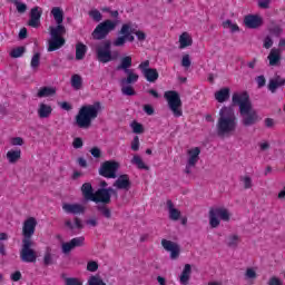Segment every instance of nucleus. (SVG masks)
<instances>
[{"label":"nucleus","instance_id":"60","mask_svg":"<svg viewBox=\"0 0 285 285\" xmlns=\"http://www.w3.org/2000/svg\"><path fill=\"white\" fill-rule=\"evenodd\" d=\"M11 146H23V138L21 137L11 138Z\"/></svg>","mask_w":285,"mask_h":285},{"label":"nucleus","instance_id":"49","mask_svg":"<svg viewBox=\"0 0 285 285\" xmlns=\"http://www.w3.org/2000/svg\"><path fill=\"white\" fill-rule=\"evenodd\" d=\"M66 285H83V282L77 277H68L65 279Z\"/></svg>","mask_w":285,"mask_h":285},{"label":"nucleus","instance_id":"35","mask_svg":"<svg viewBox=\"0 0 285 285\" xmlns=\"http://www.w3.org/2000/svg\"><path fill=\"white\" fill-rule=\"evenodd\" d=\"M97 210L98 213H100L102 217H105V219L112 218V210H110V208L108 207V204L98 205Z\"/></svg>","mask_w":285,"mask_h":285},{"label":"nucleus","instance_id":"54","mask_svg":"<svg viewBox=\"0 0 285 285\" xmlns=\"http://www.w3.org/2000/svg\"><path fill=\"white\" fill-rule=\"evenodd\" d=\"M139 136H135L132 141H131V150H134V153H137L139 150Z\"/></svg>","mask_w":285,"mask_h":285},{"label":"nucleus","instance_id":"27","mask_svg":"<svg viewBox=\"0 0 285 285\" xmlns=\"http://www.w3.org/2000/svg\"><path fill=\"white\" fill-rule=\"evenodd\" d=\"M132 68V57L131 56H125L120 59V63L116 67V70H122L124 72H127Z\"/></svg>","mask_w":285,"mask_h":285},{"label":"nucleus","instance_id":"62","mask_svg":"<svg viewBox=\"0 0 285 285\" xmlns=\"http://www.w3.org/2000/svg\"><path fill=\"white\" fill-rule=\"evenodd\" d=\"M282 279L277 278V276H273L268 281V285H283Z\"/></svg>","mask_w":285,"mask_h":285},{"label":"nucleus","instance_id":"25","mask_svg":"<svg viewBox=\"0 0 285 285\" xmlns=\"http://www.w3.org/2000/svg\"><path fill=\"white\" fill-rule=\"evenodd\" d=\"M166 205L169 213V219L171 222H179V218L181 217V212L175 208V204L170 199L167 200Z\"/></svg>","mask_w":285,"mask_h":285},{"label":"nucleus","instance_id":"45","mask_svg":"<svg viewBox=\"0 0 285 285\" xmlns=\"http://www.w3.org/2000/svg\"><path fill=\"white\" fill-rule=\"evenodd\" d=\"M70 242L73 248H81V246L86 245V237L83 236L75 237Z\"/></svg>","mask_w":285,"mask_h":285},{"label":"nucleus","instance_id":"6","mask_svg":"<svg viewBox=\"0 0 285 285\" xmlns=\"http://www.w3.org/2000/svg\"><path fill=\"white\" fill-rule=\"evenodd\" d=\"M63 35H66L65 26L50 27L51 38L48 41V52H55L66 46V38H63Z\"/></svg>","mask_w":285,"mask_h":285},{"label":"nucleus","instance_id":"51","mask_svg":"<svg viewBox=\"0 0 285 285\" xmlns=\"http://www.w3.org/2000/svg\"><path fill=\"white\" fill-rule=\"evenodd\" d=\"M61 248H62V253H63L65 255H68V253H71L75 247L72 246L71 240H69V242H67V243H63L62 246H61Z\"/></svg>","mask_w":285,"mask_h":285},{"label":"nucleus","instance_id":"58","mask_svg":"<svg viewBox=\"0 0 285 285\" xmlns=\"http://www.w3.org/2000/svg\"><path fill=\"white\" fill-rule=\"evenodd\" d=\"M258 8L268 10V8H271V0H258Z\"/></svg>","mask_w":285,"mask_h":285},{"label":"nucleus","instance_id":"30","mask_svg":"<svg viewBox=\"0 0 285 285\" xmlns=\"http://www.w3.org/2000/svg\"><path fill=\"white\" fill-rule=\"evenodd\" d=\"M70 83L73 90H81L83 88V78L79 73H73Z\"/></svg>","mask_w":285,"mask_h":285},{"label":"nucleus","instance_id":"1","mask_svg":"<svg viewBox=\"0 0 285 285\" xmlns=\"http://www.w3.org/2000/svg\"><path fill=\"white\" fill-rule=\"evenodd\" d=\"M232 102L234 106H238L239 108L243 126L248 128V126H255V124H257L259 116L257 115V111L253 109V104L250 102V96L248 92L244 91L240 94H233Z\"/></svg>","mask_w":285,"mask_h":285},{"label":"nucleus","instance_id":"61","mask_svg":"<svg viewBox=\"0 0 285 285\" xmlns=\"http://www.w3.org/2000/svg\"><path fill=\"white\" fill-rule=\"evenodd\" d=\"M90 153L96 159H99L101 157V149H99V147L91 148Z\"/></svg>","mask_w":285,"mask_h":285},{"label":"nucleus","instance_id":"13","mask_svg":"<svg viewBox=\"0 0 285 285\" xmlns=\"http://www.w3.org/2000/svg\"><path fill=\"white\" fill-rule=\"evenodd\" d=\"M138 70H140L142 77H145L148 83H156L159 79V71L156 68H150V60H145L138 65Z\"/></svg>","mask_w":285,"mask_h":285},{"label":"nucleus","instance_id":"7","mask_svg":"<svg viewBox=\"0 0 285 285\" xmlns=\"http://www.w3.org/2000/svg\"><path fill=\"white\" fill-rule=\"evenodd\" d=\"M164 97L174 117H181L184 115V110L181 109L183 102L179 92H177L176 90H168L165 91Z\"/></svg>","mask_w":285,"mask_h":285},{"label":"nucleus","instance_id":"36","mask_svg":"<svg viewBox=\"0 0 285 285\" xmlns=\"http://www.w3.org/2000/svg\"><path fill=\"white\" fill-rule=\"evenodd\" d=\"M7 159L9 164H17V161L21 159V149L9 150L7 153Z\"/></svg>","mask_w":285,"mask_h":285},{"label":"nucleus","instance_id":"23","mask_svg":"<svg viewBox=\"0 0 285 285\" xmlns=\"http://www.w3.org/2000/svg\"><path fill=\"white\" fill-rule=\"evenodd\" d=\"M187 164H189V166H197V163L199 161V155H202V149H199V147L191 148L187 151Z\"/></svg>","mask_w":285,"mask_h":285},{"label":"nucleus","instance_id":"48","mask_svg":"<svg viewBox=\"0 0 285 285\" xmlns=\"http://www.w3.org/2000/svg\"><path fill=\"white\" fill-rule=\"evenodd\" d=\"M43 264H45V266H51V264H52V253H50V248H47V250L45 253Z\"/></svg>","mask_w":285,"mask_h":285},{"label":"nucleus","instance_id":"50","mask_svg":"<svg viewBox=\"0 0 285 285\" xmlns=\"http://www.w3.org/2000/svg\"><path fill=\"white\" fill-rule=\"evenodd\" d=\"M245 190L253 188V179L249 176L242 177Z\"/></svg>","mask_w":285,"mask_h":285},{"label":"nucleus","instance_id":"38","mask_svg":"<svg viewBox=\"0 0 285 285\" xmlns=\"http://www.w3.org/2000/svg\"><path fill=\"white\" fill-rule=\"evenodd\" d=\"M246 282H255V279H257V272L255 271V268L253 267H248L246 271H245V275H244Z\"/></svg>","mask_w":285,"mask_h":285},{"label":"nucleus","instance_id":"19","mask_svg":"<svg viewBox=\"0 0 285 285\" xmlns=\"http://www.w3.org/2000/svg\"><path fill=\"white\" fill-rule=\"evenodd\" d=\"M269 66L277 67L282 63V49L272 48L267 57Z\"/></svg>","mask_w":285,"mask_h":285},{"label":"nucleus","instance_id":"28","mask_svg":"<svg viewBox=\"0 0 285 285\" xmlns=\"http://www.w3.org/2000/svg\"><path fill=\"white\" fill-rule=\"evenodd\" d=\"M52 115V106L41 102L38 108V117L40 119H48Z\"/></svg>","mask_w":285,"mask_h":285},{"label":"nucleus","instance_id":"21","mask_svg":"<svg viewBox=\"0 0 285 285\" xmlns=\"http://www.w3.org/2000/svg\"><path fill=\"white\" fill-rule=\"evenodd\" d=\"M125 75L127 77L120 80L121 86H130L139 81V75H137L134 69H129L128 71H125Z\"/></svg>","mask_w":285,"mask_h":285},{"label":"nucleus","instance_id":"46","mask_svg":"<svg viewBox=\"0 0 285 285\" xmlns=\"http://www.w3.org/2000/svg\"><path fill=\"white\" fill-rule=\"evenodd\" d=\"M89 17L96 21L97 23H99V21H101V19H104V16L100 13L99 10L97 9H92L89 11Z\"/></svg>","mask_w":285,"mask_h":285},{"label":"nucleus","instance_id":"55","mask_svg":"<svg viewBox=\"0 0 285 285\" xmlns=\"http://www.w3.org/2000/svg\"><path fill=\"white\" fill-rule=\"evenodd\" d=\"M72 146L76 149L83 148V139H81L80 137L75 138L72 141Z\"/></svg>","mask_w":285,"mask_h":285},{"label":"nucleus","instance_id":"3","mask_svg":"<svg viewBox=\"0 0 285 285\" xmlns=\"http://www.w3.org/2000/svg\"><path fill=\"white\" fill-rule=\"evenodd\" d=\"M80 190L86 202H94L95 204H110L112 195L117 193L112 187L99 188L95 191L90 183H83Z\"/></svg>","mask_w":285,"mask_h":285},{"label":"nucleus","instance_id":"53","mask_svg":"<svg viewBox=\"0 0 285 285\" xmlns=\"http://www.w3.org/2000/svg\"><path fill=\"white\" fill-rule=\"evenodd\" d=\"M191 63H193V62L190 61V56H189V55H184V56H183V59H181V66H183V68L188 69V68H190Z\"/></svg>","mask_w":285,"mask_h":285},{"label":"nucleus","instance_id":"32","mask_svg":"<svg viewBox=\"0 0 285 285\" xmlns=\"http://www.w3.org/2000/svg\"><path fill=\"white\" fill-rule=\"evenodd\" d=\"M179 43L180 50H184V48L193 46V38H190V35H188V32H184L179 36Z\"/></svg>","mask_w":285,"mask_h":285},{"label":"nucleus","instance_id":"15","mask_svg":"<svg viewBox=\"0 0 285 285\" xmlns=\"http://www.w3.org/2000/svg\"><path fill=\"white\" fill-rule=\"evenodd\" d=\"M42 14L43 10L41 9V7H33L29 13L30 18L28 21V26H30V28H39V26H41Z\"/></svg>","mask_w":285,"mask_h":285},{"label":"nucleus","instance_id":"2","mask_svg":"<svg viewBox=\"0 0 285 285\" xmlns=\"http://www.w3.org/2000/svg\"><path fill=\"white\" fill-rule=\"evenodd\" d=\"M237 130V116L230 107H222L216 122L217 137H230Z\"/></svg>","mask_w":285,"mask_h":285},{"label":"nucleus","instance_id":"42","mask_svg":"<svg viewBox=\"0 0 285 285\" xmlns=\"http://www.w3.org/2000/svg\"><path fill=\"white\" fill-rule=\"evenodd\" d=\"M121 92L127 97H135V95H137L135 88H132L130 85H121Z\"/></svg>","mask_w":285,"mask_h":285},{"label":"nucleus","instance_id":"17","mask_svg":"<svg viewBox=\"0 0 285 285\" xmlns=\"http://www.w3.org/2000/svg\"><path fill=\"white\" fill-rule=\"evenodd\" d=\"M161 246L165 250L170 253V259H178L179 258V253H180V247L177 245V243H174L168 239H163L161 240Z\"/></svg>","mask_w":285,"mask_h":285},{"label":"nucleus","instance_id":"9","mask_svg":"<svg viewBox=\"0 0 285 285\" xmlns=\"http://www.w3.org/2000/svg\"><path fill=\"white\" fill-rule=\"evenodd\" d=\"M230 222V213L226 207H214L209 210V226L217 228L222 222Z\"/></svg>","mask_w":285,"mask_h":285},{"label":"nucleus","instance_id":"18","mask_svg":"<svg viewBox=\"0 0 285 285\" xmlns=\"http://www.w3.org/2000/svg\"><path fill=\"white\" fill-rule=\"evenodd\" d=\"M62 210L67 213V215H81L86 212V208L82 207L81 204H62Z\"/></svg>","mask_w":285,"mask_h":285},{"label":"nucleus","instance_id":"34","mask_svg":"<svg viewBox=\"0 0 285 285\" xmlns=\"http://www.w3.org/2000/svg\"><path fill=\"white\" fill-rule=\"evenodd\" d=\"M86 52H88V47L81 42L76 45V59L77 61H81L83 57H86Z\"/></svg>","mask_w":285,"mask_h":285},{"label":"nucleus","instance_id":"4","mask_svg":"<svg viewBox=\"0 0 285 285\" xmlns=\"http://www.w3.org/2000/svg\"><path fill=\"white\" fill-rule=\"evenodd\" d=\"M99 110H101V102L99 101L82 106L76 116V125L78 128H90L92 120L99 117Z\"/></svg>","mask_w":285,"mask_h":285},{"label":"nucleus","instance_id":"43","mask_svg":"<svg viewBox=\"0 0 285 285\" xmlns=\"http://www.w3.org/2000/svg\"><path fill=\"white\" fill-rule=\"evenodd\" d=\"M130 128L132 129V132L135 135H141L144 134V125H141L140 122L134 120L131 124H130Z\"/></svg>","mask_w":285,"mask_h":285},{"label":"nucleus","instance_id":"14","mask_svg":"<svg viewBox=\"0 0 285 285\" xmlns=\"http://www.w3.org/2000/svg\"><path fill=\"white\" fill-rule=\"evenodd\" d=\"M35 230H37V219L35 217H30L24 220L22 225V242H32Z\"/></svg>","mask_w":285,"mask_h":285},{"label":"nucleus","instance_id":"37","mask_svg":"<svg viewBox=\"0 0 285 285\" xmlns=\"http://www.w3.org/2000/svg\"><path fill=\"white\" fill-rule=\"evenodd\" d=\"M239 242H242L239 235L234 234L227 237L226 244L229 248H237V246H239Z\"/></svg>","mask_w":285,"mask_h":285},{"label":"nucleus","instance_id":"64","mask_svg":"<svg viewBox=\"0 0 285 285\" xmlns=\"http://www.w3.org/2000/svg\"><path fill=\"white\" fill-rule=\"evenodd\" d=\"M21 279V272L16 271L14 273L11 274V281L12 282H19Z\"/></svg>","mask_w":285,"mask_h":285},{"label":"nucleus","instance_id":"26","mask_svg":"<svg viewBox=\"0 0 285 285\" xmlns=\"http://www.w3.org/2000/svg\"><path fill=\"white\" fill-rule=\"evenodd\" d=\"M191 273H193V267L190 266V264H186L179 276L180 285H188V283L190 282Z\"/></svg>","mask_w":285,"mask_h":285},{"label":"nucleus","instance_id":"11","mask_svg":"<svg viewBox=\"0 0 285 285\" xmlns=\"http://www.w3.org/2000/svg\"><path fill=\"white\" fill-rule=\"evenodd\" d=\"M35 242L32 240H22V245L20 248V259L24 264H35L37 262V252L35 248Z\"/></svg>","mask_w":285,"mask_h":285},{"label":"nucleus","instance_id":"39","mask_svg":"<svg viewBox=\"0 0 285 285\" xmlns=\"http://www.w3.org/2000/svg\"><path fill=\"white\" fill-rule=\"evenodd\" d=\"M39 66H41V53L36 52L31 58L30 67L32 70H38Z\"/></svg>","mask_w":285,"mask_h":285},{"label":"nucleus","instance_id":"8","mask_svg":"<svg viewBox=\"0 0 285 285\" xmlns=\"http://www.w3.org/2000/svg\"><path fill=\"white\" fill-rule=\"evenodd\" d=\"M117 29V21L115 20H104L100 22L96 28L94 29L91 37L95 39V41H104L110 32L115 31Z\"/></svg>","mask_w":285,"mask_h":285},{"label":"nucleus","instance_id":"41","mask_svg":"<svg viewBox=\"0 0 285 285\" xmlns=\"http://www.w3.org/2000/svg\"><path fill=\"white\" fill-rule=\"evenodd\" d=\"M26 53V47H18L10 51V57L12 59H19V57H23Z\"/></svg>","mask_w":285,"mask_h":285},{"label":"nucleus","instance_id":"33","mask_svg":"<svg viewBox=\"0 0 285 285\" xmlns=\"http://www.w3.org/2000/svg\"><path fill=\"white\" fill-rule=\"evenodd\" d=\"M131 164L134 166H137L139 170H150V167H148L146 163H144V159H141V156L139 155H134Z\"/></svg>","mask_w":285,"mask_h":285},{"label":"nucleus","instance_id":"12","mask_svg":"<svg viewBox=\"0 0 285 285\" xmlns=\"http://www.w3.org/2000/svg\"><path fill=\"white\" fill-rule=\"evenodd\" d=\"M119 166L117 160H106L100 165L98 173L100 177H105L106 179H117Z\"/></svg>","mask_w":285,"mask_h":285},{"label":"nucleus","instance_id":"22","mask_svg":"<svg viewBox=\"0 0 285 285\" xmlns=\"http://www.w3.org/2000/svg\"><path fill=\"white\" fill-rule=\"evenodd\" d=\"M284 86H285V78H282V76L276 75L268 82V91L269 92H277V88H282Z\"/></svg>","mask_w":285,"mask_h":285},{"label":"nucleus","instance_id":"31","mask_svg":"<svg viewBox=\"0 0 285 285\" xmlns=\"http://www.w3.org/2000/svg\"><path fill=\"white\" fill-rule=\"evenodd\" d=\"M51 14L57 23V26H63V9L59 7H53L51 9Z\"/></svg>","mask_w":285,"mask_h":285},{"label":"nucleus","instance_id":"44","mask_svg":"<svg viewBox=\"0 0 285 285\" xmlns=\"http://www.w3.org/2000/svg\"><path fill=\"white\" fill-rule=\"evenodd\" d=\"M88 285H106V282L99 275H91L88 279Z\"/></svg>","mask_w":285,"mask_h":285},{"label":"nucleus","instance_id":"63","mask_svg":"<svg viewBox=\"0 0 285 285\" xmlns=\"http://www.w3.org/2000/svg\"><path fill=\"white\" fill-rule=\"evenodd\" d=\"M134 35H136L138 41H146V32L138 30L134 31Z\"/></svg>","mask_w":285,"mask_h":285},{"label":"nucleus","instance_id":"29","mask_svg":"<svg viewBox=\"0 0 285 285\" xmlns=\"http://www.w3.org/2000/svg\"><path fill=\"white\" fill-rule=\"evenodd\" d=\"M57 95V88L55 87H41L38 90L37 97L39 99H43V97H55Z\"/></svg>","mask_w":285,"mask_h":285},{"label":"nucleus","instance_id":"16","mask_svg":"<svg viewBox=\"0 0 285 285\" xmlns=\"http://www.w3.org/2000/svg\"><path fill=\"white\" fill-rule=\"evenodd\" d=\"M263 23H264V19H262L261 16L247 14L244 17V26L249 30H257V28H261Z\"/></svg>","mask_w":285,"mask_h":285},{"label":"nucleus","instance_id":"56","mask_svg":"<svg viewBox=\"0 0 285 285\" xmlns=\"http://www.w3.org/2000/svg\"><path fill=\"white\" fill-rule=\"evenodd\" d=\"M263 48H266V50L273 48V39L271 38V36H267L264 39Z\"/></svg>","mask_w":285,"mask_h":285},{"label":"nucleus","instance_id":"52","mask_svg":"<svg viewBox=\"0 0 285 285\" xmlns=\"http://www.w3.org/2000/svg\"><path fill=\"white\" fill-rule=\"evenodd\" d=\"M87 271H89V273H96V271H99V264L95 261H90L87 264Z\"/></svg>","mask_w":285,"mask_h":285},{"label":"nucleus","instance_id":"59","mask_svg":"<svg viewBox=\"0 0 285 285\" xmlns=\"http://www.w3.org/2000/svg\"><path fill=\"white\" fill-rule=\"evenodd\" d=\"M58 106H59L62 110H67V112H69V110H72V105H70V102H68V101L59 102Z\"/></svg>","mask_w":285,"mask_h":285},{"label":"nucleus","instance_id":"5","mask_svg":"<svg viewBox=\"0 0 285 285\" xmlns=\"http://www.w3.org/2000/svg\"><path fill=\"white\" fill-rule=\"evenodd\" d=\"M96 57L100 63H110L116 61L119 53L112 52V42L110 40H104L96 45Z\"/></svg>","mask_w":285,"mask_h":285},{"label":"nucleus","instance_id":"10","mask_svg":"<svg viewBox=\"0 0 285 285\" xmlns=\"http://www.w3.org/2000/svg\"><path fill=\"white\" fill-rule=\"evenodd\" d=\"M119 37H117L112 45L115 48H122V46H126V41H129V43H132L135 41V30H132V26L130 23H124L118 32Z\"/></svg>","mask_w":285,"mask_h":285},{"label":"nucleus","instance_id":"47","mask_svg":"<svg viewBox=\"0 0 285 285\" xmlns=\"http://www.w3.org/2000/svg\"><path fill=\"white\" fill-rule=\"evenodd\" d=\"M223 28H229L232 32H239V26L237 23H233L230 20L223 22Z\"/></svg>","mask_w":285,"mask_h":285},{"label":"nucleus","instance_id":"57","mask_svg":"<svg viewBox=\"0 0 285 285\" xmlns=\"http://www.w3.org/2000/svg\"><path fill=\"white\" fill-rule=\"evenodd\" d=\"M256 83L258 88H264V86H266V77L264 76L256 77Z\"/></svg>","mask_w":285,"mask_h":285},{"label":"nucleus","instance_id":"24","mask_svg":"<svg viewBox=\"0 0 285 285\" xmlns=\"http://www.w3.org/2000/svg\"><path fill=\"white\" fill-rule=\"evenodd\" d=\"M214 97L218 104H224L230 99V88L224 87L214 94Z\"/></svg>","mask_w":285,"mask_h":285},{"label":"nucleus","instance_id":"40","mask_svg":"<svg viewBox=\"0 0 285 285\" xmlns=\"http://www.w3.org/2000/svg\"><path fill=\"white\" fill-rule=\"evenodd\" d=\"M11 3L16 6L17 12H19V14H26L28 11V4L20 2L19 0H11Z\"/></svg>","mask_w":285,"mask_h":285},{"label":"nucleus","instance_id":"20","mask_svg":"<svg viewBox=\"0 0 285 285\" xmlns=\"http://www.w3.org/2000/svg\"><path fill=\"white\" fill-rule=\"evenodd\" d=\"M114 186H116V188L119 190H130V176H128V174L120 175L115 181Z\"/></svg>","mask_w":285,"mask_h":285}]
</instances>
